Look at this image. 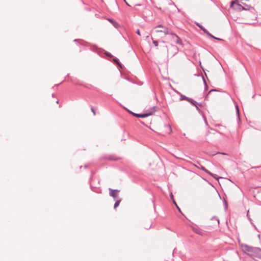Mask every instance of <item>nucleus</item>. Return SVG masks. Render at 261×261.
I'll use <instances>...</instances> for the list:
<instances>
[{"label":"nucleus","instance_id":"nucleus-1","mask_svg":"<svg viewBox=\"0 0 261 261\" xmlns=\"http://www.w3.org/2000/svg\"><path fill=\"white\" fill-rule=\"evenodd\" d=\"M243 251L254 259H261V249L252 248L247 245L242 247Z\"/></svg>","mask_w":261,"mask_h":261},{"label":"nucleus","instance_id":"nucleus-2","mask_svg":"<svg viewBox=\"0 0 261 261\" xmlns=\"http://www.w3.org/2000/svg\"><path fill=\"white\" fill-rule=\"evenodd\" d=\"M189 182L194 186L200 187L205 182L204 179L198 174L191 172L188 177Z\"/></svg>","mask_w":261,"mask_h":261},{"label":"nucleus","instance_id":"nucleus-3","mask_svg":"<svg viewBox=\"0 0 261 261\" xmlns=\"http://www.w3.org/2000/svg\"><path fill=\"white\" fill-rule=\"evenodd\" d=\"M154 29L155 33L160 35H167L170 33L168 28L162 25H158L154 27Z\"/></svg>","mask_w":261,"mask_h":261},{"label":"nucleus","instance_id":"nucleus-4","mask_svg":"<svg viewBox=\"0 0 261 261\" xmlns=\"http://www.w3.org/2000/svg\"><path fill=\"white\" fill-rule=\"evenodd\" d=\"M127 111L130 113L132 114L133 115L136 116V117H138V118H145V117H146L148 116H150V115H151L153 113L155 112V111H156L155 110V108H152L150 111V112H149V113H146V114H135L129 110H127Z\"/></svg>","mask_w":261,"mask_h":261},{"label":"nucleus","instance_id":"nucleus-5","mask_svg":"<svg viewBox=\"0 0 261 261\" xmlns=\"http://www.w3.org/2000/svg\"><path fill=\"white\" fill-rule=\"evenodd\" d=\"M238 0L231 2L230 7L233 8V9L238 11L244 10V6L238 3Z\"/></svg>","mask_w":261,"mask_h":261},{"label":"nucleus","instance_id":"nucleus-6","mask_svg":"<svg viewBox=\"0 0 261 261\" xmlns=\"http://www.w3.org/2000/svg\"><path fill=\"white\" fill-rule=\"evenodd\" d=\"M211 225H214L215 224L217 225H219V220L216 217H214L211 220V222H210Z\"/></svg>","mask_w":261,"mask_h":261},{"label":"nucleus","instance_id":"nucleus-7","mask_svg":"<svg viewBox=\"0 0 261 261\" xmlns=\"http://www.w3.org/2000/svg\"><path fill=\"white\" fill-rule=\"evenodd\" d=\"M192 230L196 233L198 234H200V235H202L203 234V232L201 230H200V229H199L198 228H195L194 227H192Z\"/></svg>","mask_w":261,"mask_h":261},{"label":"nucleus","instance_id":"nucleus-8","mask_svg":"<svg viewBox=\"0 0 261 261\" xmlns=\"http://www.w3.org/2000/svg\"><path fill=\"white\" fill-rule=\"evenodd\" d=\"M109 20L111 22L116 28L119 26V24L117 22L113 21L112 19H109Z\"/></svg>","mask_w":261,"mask_h":261},{"label":"nucleus","instance_id":"nucleus-9","mask_svg":"<svg viewBox=\"0 0 261 261\" xmlns=\"http://www.w3.org/2000/svg\"><path fill=\"white\" fill-rule=\"evenodd\" d=\"M171 198L173 200V202L175 204V205L176 206L177 208L179 210V211H180V209L179 208V207L177 206L176 202L175 201V200L173 199V194L172 193H171Z\"/></svg>","mask_w":261,"mask_h":261},{"label":"nucleus","instance_id":"nucleus-10","mask_svg":"<svg viewBox=\"0 0 261 261\" xmlns=\"http://www.w3.org/2000/svg\"><path fill=\"white\" fill-rule=\"evenodd\" d=\"M252 7L250 6L249 5H246L245 6H244V10H250Z\"/></svg>","mask_w":261,"mask_h":261},{"label":"nucleus","instance_id":"nucleus-11","mask_svg":"<svg viewBox=\"0 0 261 261\" xmlns=\"http://www.w3.org/2000/svg\"><path fill=\"white\" fill-rule=\"evenodd\" d=\"M120 202V201L118 200L115 202V203L114 204V208H116L117 206H119Z\"/></svg>","mask_w":261,"mask_h":261},{"label":"nucleus","instance_id":"nucleus-12","mask_svg":"<svg viewBox=\"0 0 261 261\" xmlns=\"http://www.w3.org/2000/svg\"><path fill=\"white\" fill-rule=\"evenodd\" d=\"M110 194L112 196H113V197H115L116 196L115 193V191L114 190H112L111 193H110Z\"/></svg>","mask_w":261,"mask_h":261},{"label":"nucleus","instance_id":"nucleus-13","mask_svg":"<svg viewBox=\"0 0 261 261\" xmlns=\"http://www.w3.org/2000/svg\"><path fill=\"white\" fill-rule=\"evenodd\" d=\"M114 61L115 62L117 63V64H118V65L120 67H121V68H122L121 65L119 63L118 60L117 59H114Z\"/></svg>","mask_w":261,"mask_h":261},{"label":"nucleus","instance_id":"nucleus-14","mask_svg":"<svg viewBox=\"0 0 261 261\" xmlns=\"http://www.w3.org/2000/svg\"><path fill=\"white\" fill-rule=\"evenodd\" d=\"M207 34H208V35L209 36H210L211 37H212V38H215V39H217V40H222L221 39L218 38H216V37H214V36L212 35L211 34H209V33H207Z\"/></svg>","mask_w":261,"mask_h":261},{"label":"nucleus","instance_id":"nucleus-15","mask_svg":"<svg viewBox=\"0 0 261 261\" xmlns=\"http://www.w3.org/2000/svg\"><path fill=\"white\" fill-rule=\"evenodd\" d=\"M201 169H202L203 170H204V171H205V172H206L207 173H208L209 174H210L211 175L213 176L214 177H215V176H214L212 173H209V172H208V171H207V170H206L204 168L202 167V168H201Z\"/></svg>","mask_w":261,"mask_h":261},{"label":"nucleus","instance_id":"nucleus-16","mask_svg":"<svg viewBox=\"0 0 261 261\" xmlns=\"http://www.w3.org/2000/svg\"><path fill=\"white\" fill-rule=\"evenodd\" d=\"M153 43L154 44V45L155 46H157L158 45V42L157 41H155V40H153Z\"/></svg>","mask_w":261,"mask_h":261},{"label":"nucleus","instance_id":"nucleus-17","mask_svg":"<svg viewBox=\"0 0 261 261\" xmlns=\"http://www.w3.org/2000/svg\"><path fill=\"white\" fill-rule=\"evenodd\" d=\"M137 34H138V35H139V36H140V35H141V34H140V31H139V30H138L137 31Z\"/></svg>","mask_w":261,"mask_h":261},{"label":"nucleus","instance_id":"nucleus-18","mask_svg":"<svg viewBox=\"0 0 261 261\" xmlns=\"http://www.w3.org/2000/svg\"><path fill=\"white\" fill-rule=\"evenodd\" d=\"M120 159V158H115V159H112V160H118Z\"/></svg>","mask_w":261,"mask_h":261},{"label":"nucleus","instance_id":"nucleus-19","mask_svg":"<svg viewBox=\"0 0 261 261\" xmlns=\"http://www.w3.org/2000/svg\"><path fill=\"white\" fill-rule=\"evenodd\" d=\"M123 1L125 2L127 6H130V5L128 3H127L126 2V1H125V0H123Z\"/></svg>","mask_w":261,"mask_h":261},{"label":"nucleus","instance_id":"nucleus-20","mask_svg":"<svg viewBox=\"0 0 261 261\" xmlns=\"http://www.w3.org/2000/svg\"><path fill=\"white\" fill-rule=\"evenodd\" d=\"M123 1L125 2L127 6H130V5L128 3H127L126 2V1H125V0H123Z\"/></svg>","mask_w":261,"mask_h":261},{"label":"nucleus","instance_id":"nucleus-21","mask_svg":"<svg viewBox=\"0 0 261 261\" xmlns=\"http://www.w3.org/2000/svg\"><path fill=\"white\" fill-rule=\"evenodd\" d=\"M236 108H237V113H238V114H239V109H238V106H236Z\"/></svg>","mask_w":261,"mask_h":261},{"label":"nucleus","instance_id":"nucleus-22","mask_svg":"<svg viewBox=\"0 0 261 261\" xmlns=\"http://www.w3.org/2000/svg\"><path fill=\"white\" fill-rule=\"evenodd\" d=\"M92 113H93V114L95 115V111H94L93 108L92 109Z\"/></svg>","mask_w":261,"mask_h":261},{"label":"nucleus","instance_id":"nucleus-23","mask_svg":"<svg viewBox=\"0 0 261 261\" xmlns=\"http://www.w3.org/2000/svg\"><path fill=\"white\" fill-rule=\"evenodd\" d=\"M214 193L216 195L218 194L217 192L215 191H214Z\"/></svg>","mask_w":261,"mask_h":261}]
</instances>
